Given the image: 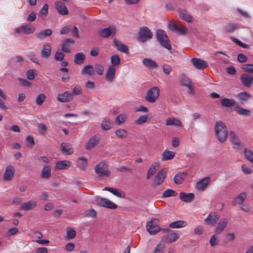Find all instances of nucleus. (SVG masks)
<instances>
[{"label": "nucleus", "mask_w": 253, "mask_h": 253, "mask_svg": "<svg viewBox=\"0 0 253 253\" xmlns=\"http://www.w3.org/2000/svg\"><path fill=\"white\" fill-rule=\"evenodd\" d=\"M71 163L68 161H60L56 163L55 168L57 170L68 169L71 166Z\"/></svg>", "instance_id": "obj_21"}, {"label": "nucleus", "mask_w": 253, "mask_h": 253, "mask_svg": "<svg viewBox=\"0 0 253 253\" xmlns=\"http://www.w3.org/2000/svg\"><path fill=\"white\" fill-rule=\"evenodd\" d=\"M85 58V56L83 53H78L74 56V62L76 64H82L84 63Z\"/></svg>", "instance_id": "obj_41"}, {"label": "nucleus", "mask_w": 253, "mask_h": 253, "mask_svg": "<svg viewBox=\"0 0 253 253\" xmlns=\"http://www.w3.org/2000/svg\"><path fill=\"white\" fill-rule=\"evenodd\" d=\"M37 206V202L33 200L29 201L20 205V209L24 211H30Z\"/></svg>", "instance_id": "obj_25"}, {"label": "nucleus", "mask_w": 253, "mask_h": 253, "mask_svg": "<svg viewBox=\"0 0 253 253\" xmlns=\"http://www.w3.org/2000/svg\"><path fill=\"white\" fill-rule=\"evenodd\" d=\"M180 82L181 84L185 86H187L192 84L190 79L184 74L181 75Z\"/></svg>", "instance_id": "obj_50"}, {"label": "nucleus", "mask_w": 253, "mask_h": 253, "mask_svg": "<svg viewBox=\"0 0 253 253\" xmlns=\"http://www.w3.org/2000/svg\"><path fill=\"white\" fill-rule=\"evenodd\" d=\"M244 154L246 158L253 164V151L249 149L245 148Z\"/></svg>", "instance_id": "obj_49"}, {"label": "nucleus", "mask_w": 253, "mask_h": 253, "mask_svg": "<svg viewBox=\"0 0 253 253\" xmlns=\"http://www.w3.org/2000/svg\"><path fill=\"white\" fill-rule=\"evenodd\" d=\"M51 54V47L48 43H45L42 46L41 55L42 58H48Z\"/></svg>", "instance_id": "obj_35"}, {"label": "nucleus", "mask_w": 253, "mask_h": 253, "mask_svg": "<svg viewBox=\"0 0 253 253\" xmlns=\"http://www.w3.org/2000/svg\"><path fill=\"white\" fill-rule=\"evenodd\" d=\"M55 6L58 12L62 15H66L68 13V10L65 5L61 1L55 2Z\"/></svg>", "instance_id": "obj_24"}, {"label": "nucleus", "mask_w": 253, "mask_h": 253, "mask_svg": "<svg viewBox=\"0 0 253 253\" xmlns=\"http://www.w3.org/2000/svg\"><path fill=\"white\" fill-rule=\"evenodd\" d=\"M21 31L25 34H30L35 32V28L30 25L25 24L21 26Z\"/></svg>", "instance_id": "obj_39"}, {"label": "nucleus", "mask_w": 253, "mask_h": 253, "mask_svg": "<svg viewBox=\"0 0 253 253\" xmlns=\"http://www.w3.org/2000/svg\"><path fill=\"white\" fill-rule=\"evenodd\" d=\"M26 141L27 143L26 144L27 147H32L35 144L34 138L31 135H28L26 137Z\"/></svg>", "instance_id": "obj_62"}, {"label": "nucleus", "mask_w": 253, "mask_h": 253, "mask_svg": "<svg viewBox=\"0 0 253 253\" xmlns=\"http://www.w3.org/2000/svg\"><path fill=\"white\" fill-rule=\"evenodd\" d=\"M242 83L246 87H250L253 82V76L247 74H243L240 76Z\"/></svg>", "instance_id": "obj_16"}, {"label": "nucleus", "mask_w": 253, "mask_h": 253, "mask_svg": "<svg viewBox=\"0 0 253 253\" xmlns=\"http://www.w3.org/2000/svg\"><path fill=\"white\" fill-rule=\"evenodd\" d=\"M165 247L163 244L160 243L156 246L153 253H163Z\"/></svg>", "instance_id": "obj_58"}, {"label": "nucleus", "mask_w": 253, "mask_h": 253, "mask_svg": "<svg viewBox=\"0 0 253 253\" xmlns=\"http://www.w3.org/2000/svg\"><path fill=\"white\" fill-rule=\"evenodd\" d=\"M177 195V193L175 191L170 189H168L165 190L163 194L162 198H168L170 197L175 196Z\"/></svg>", "instance_id": "obj_48"}, {"label": "nucleus", "mask_w": 253, "mask_h": 253, "mask_svg": "<svg viewBox=\"0 0 253 253\" xmlns=\"http://www.w3.org/2000/svg\"><path fill=\"white\" fill-rule=\"evenodd\" d=\"M94 71L99 75H102L103 74L104 68L103 66L101 64H97L95 65Z\"/></svg>", "instance_id": "obj_57"}, {"label": "nucleus", "mask_w": 253, "mask_h": 253, "mask_svg": "<svg viewBox=\"0 0 253 253\" xmlns=\"http://www.w3.org/2000/svg\"><path fill=\"white\" fill-rule=\"evenodd\" d=\"M96 202L100 206L111 209H116L117 208L116 204L106 198L98 197L96 199Z\"/></svg>", "instance_id": "obj_7"}, {"label": "nucleus", "mask_w": 253, "mask_h": 253, "mask_svg": "<svg viewBox=\"0 0 253 253\" xmlns=\"http://www.w3.org/2000/svg\"><path fill=\"white\" fill-rule=\"evenodd\" d=\"M237 98L242 103L247 101L251 97V95L246 92H242L237 94Z\"/></svg>", "instance_id": "obj_42"}, {"label": "nucleus", "mask_w": 253, "mask_h": 253, "mask_svg": "<svg viewBox=\"0 0 253 253\" xmlns=\"http://www.w3.org/2000/svg\"><path fill=\"white\" fill-rule=\"evenodd\" d=\"M215 135L218 141L224 143L228 135L226 125L222 122H217L214 126Z\"/></svg>", "instance_id": "obj_1"}, {"label": "nucleus", "mask_w": 253, "mask_h": 253, "mask_svg": "<svg viewBox=\"0 0 253 253\" xmlns=\"http://www.w3.org/2000/svg\"><path fill=\"white\" fill-rule=\"evenodd\" d=\"M116 32V29L113 26H109L107 28H100L99 34L100 37L107 38L110 36H114Z\"/></svg>", "instance_id": "obj_8"}, {"label": "nucleus", "mask_w": 253, "mask_h": 253, "mask_svg": "<svg viewBox=\"0 0 253 253\" xmlns=\"http://www.w3.org/2000/svg\"><path fill=\"white\" fill-rule=\"evenodd\" d=\"M179 238V234L173 232L167 235L166 240L169 243H172L175 242Z\"/></svg>", "instance_id": "obj_44"}, {"label": "nucleus", "mask_w": 253, "mask_h": 253, "mask_svg": "<svg viewBox=\"0 0 253 253\" xmlns=\"http://www.w3.org/2000/svg\"><path fill=\"white\" fill-rule=\"evenodd\" d=\"M74 43V41L71 39H66L62 44V50L63 51L66 53L70 52V46L69 45V43L73 44Z\"/></svg>", "instance_id": "obj_37"}, {"label": "nucleus", "mask_w": 253, "mask_h": 253, "mask_svg": "<svg viewBox=\"0 0 253 253\" xmlns=\"http://www.w3.org/2000/svg\"><path fill=\"white\" fill-rule=\"evenodd\" d=\"M242 69L246 72L253 73V64H245L243 65Z\"/></svg>", "instance_id": "obj_61"}, {"label": "nucleus", "mask_w": 253, "mask_h": 253, "mask_svg": "<svg viewBox=\"0 0 253 253\" xmlns=\"http://www.w3.org/2000/svg\"><path fill=\"white\" fill-rule=\"evenodd\" d=\"M247 195L246 192H242L240 193L232 201V205L233 206H235L236 205L242 204L245 200L246 199Z\"/></svg>", "instance_id": "obj_32"}, {"label": "nucleus", "mask_w": 253, "mask_h": 253, "mask_svg": "<svg viewBox=\"0 0 253 253\" xmlns=\"http://www.w3.org/2000/svg\"><path fill=\"white\" fill-rule=\"evenodd\" d=\"M229 138L234 148H238L241 145V142L236 133L233 131L229 133Z\"/></svg>", "instance_id": "obj_31"}, {"label": "nucleus", "mask_w": 253, "mask_h": 253, "mask_svg": "<svg viewBox=\"0 0 253 253\" xmlns=\"http://www.w3.org/2000/svg\"><path fill=\"white\" fill-rule=\"evenodd\" d=\"M218 242V237L216 234L213 235L210 240V244L212 247L217 245Z\"/></svg>", "instance_id": "obj_59"}, {"label": "nucleus", "mask_w": 253, "mask_h": 253, "mask_svg": "<svg viewBox=\"0 0 253 253\" xmlns=\"http://www.w3.org/2000/svg\"><path fill=\"white\" fill-rule=\"evenodd\" d=\"M168 27L171 31L180 35H185L188 32V29L180 24L176 26L173 23H169Z\"/></svg>", "instance_id": "obj_9"}, {"label": "nucleus", "mask_w": 253, "mask_h": 253, "mask_svg": "<svg viewBox=\"0 0 253 253\" xmlns=\"http://www.w3.org/2000/svg\"><path fill=\"white\" fill-rule=\"evenodd\" d=\"M238 29H239V25L235 23H227L223 27V30L226 33H233Z\"/></svg>", "instance_id": "obj_27"}, {"label": "nucleus", "mask_w": 253, "mask_h": 253, "mask_svg": "<svg viewBox=\"0 0 253 253\" xmlns=\"http://www.w3.org/2000/svg\"><path fill=\"white\" fill-rule=\"evenodd\" d=\"M61 150L63 154L66 155H71L74 152L71 145L67 143H62L61 144Z\"/></svg>", "instance_id": "obj_29"}, {"label": "nucleus", "mask_w": 253, "mask_h": 253, "mask_svg": "<svg viewBox=\"0 0 253 253\" xmlns=\"http://www.w3.org/2000/svg\"><path fill=\"white\" fill-rule=\"evenodd\" d=\"M82 92L83 91L81 87L78 85H76L73 89V92L72 94L73 95H77L82 94Z\"/></svg>", "instance_id": "obj_60"}, {"label": "nucleus", "mask_w": 253, "mask_h": 253, "mask_svg": "<svg viewBox=\"0 0 253 253\" xmlns=\"http://www.w3.org/2000/svg\"><path fill=\"white\" fill-rule=\"evenodd\" d=\"M76 235V231L74 229H70L67 230V237L68 239H73L74 238H75Z\"/></svg>", "instance_id": "obj_63"}, {"label": "nucleus", "mask_w": 253, "mask_h": 253, "mask_svg": "<svg viewBox=\"0 0 253 253\" xmlns=\"http://www.w3.org/2000/svg\"><path fill=\"white\" fill-rule=\"evenodd\" d=\"M159 167V163H154L149 168L147 173V178L150 179L157 171Z\"/></svg>", "instance_id": "obj_34"}, {"label": "nucleus", "mask_w": 253, "mask_h": 253, "mask_svg": "<svg viewBox=\"0 0 253 253\" xmlns=\"http://www.w3.org/2000/svg\"><path fill=\"white\" fill-rule=\"evenodd\" d=\"M110 60L112 64L111 66H113L114 67L118 66L120 63V57L117 54L112 55Z\"/></svg>", "instance_id": "obj_51"}, {"label": "nucleus", "mask_w": 253, "mask_h": 253, "mask_svg": "<svg viewBox=\"0 0 253 253\" xmlns=\"http://www.w3.org/2000/svg\"><path fill=\"white\" fill-rule=\"evenodd\" d=\"M175 156V152L166 149L162 155V161H166L171 160Z\"/></svg>", "instance_id": "obj_33"}, {"label": "nucleus", "mask_w": 253, "mask_h": 253, "mask_svg": "<svg viewBox=\"0 0 253 253\" xmlns=\"http://www.w3.org/2000/svg\"><path fill=\"white\" fill-rule=\"evenodd\" d=\"M73 96L72 93L65 91L58 94L57 99L61 102H68L72 101Z\"/></svg>", "instance_id": "obj_12"}, {"label": "nucleus", "mask_w": 253, "mask_h": 253, "mask_svg": "<svg viewBox=\"0 0 253 253\" xmlns=\"http://www.w3.org/2000/svg\"><path fill=\"white\" fill-rule=\"evenodd\" d=\"M228 224V220L227 219H221L218 223L217 226L215 229V232L217 234H220L226 228Z\"/></svg>", "instance_id": "obj_30"}, {"label": "nucleus", "mask_w": 253, "mask_h": 253, "mask_svg": "<svg viewBox=\"0 0 253 253\" xmlns=\"http://www.w3.org/2000/svg\"><path fill=\"white\" fill-rule=\"evenodd\" d=\"M115 133L120 138H123L126 135V132L124 129H118L116 131Z\"/></svg>", "instance_id": "obj_64"}, {"label": "nucleus", "mask_w": 253, "mask_h": 253, "mask_svg": "<svg viewBox=\"0 0 253 253\" xmlns=\"http://www.w3.org/2000/svg\"><path fill=\"white\" fill-rule=\"evenodd\" d=\"M51 175V169L48 166H44L42 171L41 177L48 179Z\"/></svg>", "instance_id": "obj_45"}, {"label": "nucleus", "mask_w": 253, "mask_h": 253, "mask_svg": "<svg viewBox=\"0 0 253 253\" xmlns=\"http://www.w3.org/2000/svg\"><path fill=\"white\" fill-rule=\"evenodd\" d=\"M81 73L83 75L92 76L94 74V68L91 65H86L82 69Z\"/></svg>", "instance_id": "obj_40"}, {"label": "nucleus", "mask_w": 253, "mask_h": 253, "mask_svg": "<svg viewBox=\"0 0 253 253\" xmlns=\"http://www.w3.org/2000/svg\"><path fill=\"white\" fill-rule=\"evenodd\" d=\"M37 75V71L35 69H30L26 73V76L30 80H33Z\"/></svg>", "instance_id": "obj_53"}, {"label": "nucleus", "mask_w": 253, "mask_h": 253, "mask_svg": "<svg viewBox=\"0 0 253 253\" xmlns=\"http://www.w3.org/2000/svg\"><path fill=\"white\" fill-rule=\"evenodd\" d=\"M45 98L46 96L44 94L41 93L39 94L36 98V104L39 106L41 105L45 101Z\"/></svg>", "instance_id": "obj_55"}, {"label": "nucleus", "mask_w": 253, "mask_h": 253, "mask_svg": "<svg viewBox=\"0 0 253 253\" xmlns=\"http://www.w3.org/2000/svg\"><path fill=\"white\" fill-rule=\"evenodd\" d=\"M14 172L15 169L13 166L8 165L7 166L3 175L4 180L6 181H10L14 176Z\"/></svg>", "instance_id": "obj_10"}, {"label": "nucleus", "mask_w": 253, "mask_h": 253, "mask_svg": "<svg viewBox=\"0 0 253 253\" xmlns=\"http://www.w3.org/2000/svg\"><path fill=\"white\" fill-rule=\"evenodd\" d=\"M235 110L238 114L242 116H249L251 114V111L249 110L244 109L239 106H237L235 107Z\"/></svg>", "instance_id": "obj_43"}, {"label": "nucleus", "mask_w": 253, "mask_h": 253, "mask_svg": "<svg viewBox=\"0 0 253 253\" xmlns=\"http://www.w3.org/2000/svg\"><path fill=\"white\" fill-rule=\"evenodd\" d=\"M211 181V178L209 177H206L200 181H198L196 184V188L200 191H204Z\"/></svg>", "instance_id": "obj_13"}, {"label": "nucleus", "mask_w": 253, "mask_h": 253, "mask_svg": "<svg viewBox=\"0 0 253 253\" xmlns=\"http://www.w3.org/2000/svg\"><path fill=\"white\" fill-rule=\"evenodd\" d=\"M100 140L99 137L97 135L93 136L87 143L85 148L87 150H90L93 148L98 143Z\"/></svg>", "instance_id": "obj_20"}, {"label": "nucleus", "mask_w": 253, "mask_h": 253, "mask_svg": "<svg viewBox=\"0 0 253 253\" xmlns=\"http://www.w3.org/2000/svg\"><path fill=\"white\" fill-rule=\"evenodd\" d=\"M179 17L183 20L187 22H192V17L190 14L185 10L179 9L178 10Z\"/></svg>", "instance_id": "obj_28"}, {"label": "nucleus", "mask_w": 253, "mask_h": 253, "mask_svg": "<svg viewBox=\"0 0 253 253\" xmlns=\"http://www.w3.org/2000/svg\"><path fill=\"white\" fill-rule=\"evenodd\" d=\"M191 62L193 66L199 70H202L208 67V63L201 59L193 58L191 59Z\"/></svg>", "instance_id": "obj_11"}, {"label": "nucleus", "mask_w": 253, "mask_h": 253, "mask_svg": "<svg viewBox=\"0 0 253 253\" xmlns=\"http://www.w3.org/2000/svg\"><path fill=\"white\" fill-rule=\"evenodd\" d=\"M112 123L108 120H104L101 124L102 128L103 130H108L112 127Z\"/></svg>", "instance_id": "obj_56"}, {"label": "nucleus", "mask_w": 253, "mask_h": 253, "mask_svg": "<svg viewBox=\"0 0 253 253\" xmlns=\"http://www.w3.org/2000/svg\"><path fill=\"white\" fill-rule=\"evenodd\" d=\"M113 42L114 46L118 50L124 52H126V46L122 44L121 42L117 40H114Z\"/></svg>", "instance_id": "obj_46"}, {"label": "nucleus", "mask_w": 253, "mask_h": 253, "mask_svg": "<svg viewBox=\"0 0 253 253\" xmlns=\"http://www.w3.org/2000/svg\"><path fill=\"white\" fill-rule=\"evenodd\" d=\"M166 171L163 169L157 173L154 179L155 186L159 185L163 183L166 177Z\"/></svg>", "instance_id": "obj_18"}, {"label": "nucleus", "mask_w": 253, "mask_h": 253, "mask_svg": "<svg viewBox=\"0 0 253 253\" xmlns=\"http://www.w3.org/2000/svg\"><path fill=\"white\" fill-rule=\"evenodd\" d=\"M187 225V222L184 220H177L171 222L169 224V227L171 228H179L185 227Z\"/></svg>", "instance_id": "obj_36"}, {"label": "nucleus", "mask_w": 253, "mask_h": 253, "mask_svg": "<svg viewBox=\"0 0 253 253\" xmlns=\"http://www.w3.org/2000/svg\"><path fill=\"white\" fill-rule=\"evenodd\" d=\"M165 124L167 126H173L175 127L181 128L182 126L180 120L174 117L168 118L166 120Z\"/></svg>", "instance_id": "obj_14"}, {"label": "nucleus", "mask_w": 253, "mask_h": 253, "mask_svg": "<svg viewBox=\"0 0 253 253\" xmlns=\"http://www.w3.org/2000/svg\"><path fill=\"white\" fill-rule=\"evenodd\" d=\"M156 37L162 46L169 50L171 49V46L169 43V40L165 31L161 29L158 30L156 32Z\"/></svg>", "instance_id": "obj_3"}, {"label": "nucleus", "mask_w": 253, "mask_h": 253, "mask_svg": "<svg viewBox=\"0 0 253 253\" xmlns=\"http://www.w3.org/2000/svg\"><path fill=\"white\" fill-rule=\"evenodd\" d=\"M95 172L100 177L108 176L110 171L108 170V165L104 162H101L94 168Z\"/></svg>", "instance_id": "obj_4"}, {"label": "nucleus", "mask_w": 253, "mask_h": 253, "mask_svg": "<svg viewBox=\"0 0 253 253\" xmlns=\"http://www.w3.org/2000/svg\"><path fill=\"white\" fill-rule=\"evenodd\" d=\"M153 37V33L147 27L144 26L139 29L137 35V40L140 42H145Z\"/></svg>", "instance_id": "obj_2"}, {"label": "nucleus", "mask_w": 253, "mask_h": 253, "mask_svg": "<svg viewBox=\"0 0 253 253\" xmlns=\"http://www.w3.org/2000/svg\"><path fill=\"white\" fill-rule=\"evenodd\" d=\"M180 199L184 202L190 203L194 199V194L193 193H186L181 192L179 194Z\"/></svg>", "instance_id": "obj_22"}, {"label": "nucleus", "mask_w": 253, "mask_h": 253, "mask_svg": "<svg viewBox=\"0 0 253 253\" xmlns=\"http://www.w3.org/2000/svg\"><path fill=\"white\" fill-rule=\"evenodd\" d=\"M142 63L149 69H154L158 67V64L156 62L150 58H144L142 60Z\"/></svg>", "instance_id": "obj_17"}, {"label": "nucleus", "mask_w": 253, "mask_h": 253, "mask_svg": "<svg viewBox=\"0 0 253 253\" xmlns=\"http://www.w3.org/2000/svg\"><path fill=\"white\" fill-rule=\"evenodd\" d=\"M220 216L216 212L210 213L205 219V221L207 225H214L219 219Z\"/></svg>", "instance_id": "obj_15"}, {"label": "nucleus", "mask_w": 253, "mask_h": 253, "mask_svg": "<svg viewBox=\"0 0 253 253\" xmlns=\"http://www.w3.org/2000/svg\"><path fill=\"white\" fill-rule=\"evenodd\" d=\"M160 95V90L158 87L153 86L150 88L147 92L145 99L150 103L155 102Z\"/></svg>", "instance_id": "obj_5"}, {"label": "nucleus", "mask_w": 253, "mask_h": 253, "mask_svg": "<svg viewBox=\"0 0 253 253\" xmlns=\"http://www.w3.org/2000/svg\"><path fill=\"white\" fill-rule=\"evenodd\" d=\"M52 33V31L51 29H46L36 33L35 35L37 39L39 40H43L46 37L51 36Z\"/></svg>", "instance_id": "obj_23"}, {"label": "nucleus", "mask_w": 253, "mask_h": 253, "mask_svg": "<svg viewBox=\"0 0 253 253\" xmlns=\"http://www.w3.org/2000/svg\"><path fill=\"white\" fill-rule=\"evenodd\" d=\"M116 69L113 66H110L107 70L105 75L106 80L109 83L113 81L115 77Z\"/></svg>", "instance_id": "obj_19"}, {"label": "nucleus", "mask_w": 253, "mask_h": 253, "mask_svg": "<svg viewBox=\"0 0 253 253\" xmlns=\"http://www.w3.org/2000/svg\"><path fill=\"white\" fill-rule=\"evenodd\" d=\"M221 104L225 107H230L235 104V101L234 99L224 98L221 101Z\"/></svg>", "instance_id": "obj_47"}, {"label": "nucleus", "mask_w": 253, "mask_h": 253, "mask_svg": "<svg viewBox=\"0 0 253 253\" xmlns=\"http://www.w3.org/2000/svg\"><path fill=\"white\" fill-rule=\"evenodd\" d=\"M148 119L147 115H143L139 116L137 119L135 120V123L137 125H142L146 123Z\"/></svg>", "instance_id": "obj_52"}, {"label": "nucleus", "mask_w": 253, "mask_h": 253, "mask_svg": "<svg viewBox=\"0 0 253 253\" xmlns=\"http://www.w3.org/2000/svg\"><path fill=\"white\" fill-rule=\"evenodd\" d=\"M87 164V159L84 157L79 158L77 161V166L82 170H85Z\"/></svg>", "instance_id": "obj_38"}, {"label": "nucleus", "mask_w": 253, "mask_h": 253, "mask_svg": "<svg viewBox=\"0 0 253 253\" xmlns=\"http://www.w3.org/2000/svg\"><path fill=\"white\" fill-rule=\"evenodd\" d=\"M104 190L109 191L119 198H124L126 195L125 192L120 189L113 187H106L104 188Z\"/></svg>", "instance_id": "obj_26"}, {"label": "nucleus", "mask_w": 253, "mask_h": 253, "mask_svg": "<svg viewBox=\"0 0 253 253\" xmlns=\"http://www.w3.org/2000/svg\"><path fill=\"white\" fill-rule=\"evenodd\" d=\"M173 180L175 184H181L184 180V174L180 173L176 174L173 178Z\"/></svg>", "instance_id": "obj_54"}, {"label": "nucleus", "mask_w": 253, "mask_h": 253, "mask_svg": "<svg viewBox=\"0 0 253 253\" xmlns=\"http://www.w3.org/2000/svg\"><path fill=\"white\" fill-rule=\"evenodd\" d=\"M158 222L157 219H153L147 222L146 229L150 234L155 235L160 231L161 228L158 225Z\"/></svg>", "instance_id": "obj_6"}]
</instances>
